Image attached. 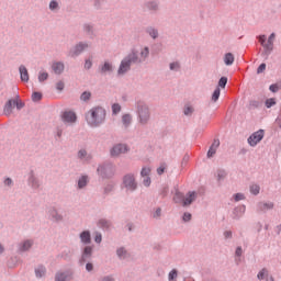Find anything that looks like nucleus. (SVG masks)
Returning <instances> with one entry per match:
<instances>
[{
    "label": "nucleus",
    "mask_w": 281,
    "mask_h": 281,
    "mask_svg": "<svg viewBox=\"0 0 281 281\" xmlns=\"http://www.w3.org/2000/svg\"><path fill=\"white\" fill-rule=\"evenodd\" d=\"M20 78L22 82H29L30 81V72H27V68L25 66H20Z\"/></svg>",
    "instance_id": "11"
},
{
    "label": "nucleus",
    "mask_w": 281,
    "mask_h": 281,
    "mask_svg": "<svg viewBox=\"0 0 281 281\" xmlns=\"http://www.w3.org/2000/svg\"><path fill=\"white\" fill-rule=\"evenodd\" d=\"M226 86H227V77H222L218 81V87H221L222 89H225Z\"/></svg>",
    "instance_id": "34"
},
{
    "label": "nucleus",
    "mask_w": 281,
    "mask_h": 281,
    "mask_svg": "<svg viewBox=\"0 0 281 281\" xmlns=\"http://www.w3.org/2000/svg\"><path fill=\"white\" fill-rule=\"evenodd\" d=\"M262 137H265V131L259 130L249 136L248 144L250 146H257L259 142H262Z\"/></svg>",
    "instance_id": "5"
},
{
    "label": "nucleus",
    "mask_w": 281,
    "mask_h": 281,
    "mask_svg": "<svg viewBox=\"0 0 281 281\" xmlns=\"http://www.w3.org/2000/svg\"><path fill=\"white\" fill-rule=\"evenodd\" d=\"M191 218H192V214H190V213H184V215H183V221L188 222V221H190Z\"/></svg>",
    "instance_id": "55"
},
{
    "label": "nucleus",
    "mask_w": 281,
    "mask_h": 281,
    "mask_svg": "<svg viewBox=\"0 0 281 281\" xmlns=\"http://www.w3.org/2000/svg\"><path fill=\"white\" fill-rule=\"evenodd\" d=\"M138 120L139 124H148V120H150V110L146 105H140L138 108Z\"/></svg>",
    "instance_id": "3"
},
{
    "label": "nucleus",
    "mask_w": 281,
    "mask_h": 281,
    "mask_svg": "<svg viewBox=\"0 0 281 281\" xmlns=\"http://www.w3.org/2000/svg\"><path fill=\"white\" fill-rule=\"evenodd\" d=\"M99 224H100V226L101 227H110V223L108 222V221H105V220H101L100 222H99Z\"/></svg>",
    "instance_id": "49"
},
{
    "label": "nucleus",
    "mask_w": 281,
    "mask_h": 281,
    "mask_svg": "<svg viewBox=\"0 0 281 281\" xmlns=\"http://www.w3.org/2000/svg\"><path fill=\"white\" fill-rule=\"evenodd\" d=\"M266 41H267V37L265 35L259 36V43H261L262 47L267 45Z\"/></svg>",
    "instance_id": "53"
},
{
    "label": "nucleus",
    "mask_w": 281,
    "mask_h": 281,
    "mask_svg": "<svg viewBox=\"0 0 281 281\" xmlns=\"http://www.w3.org/2000/svg\"><path fill=\"white\" fill-rule=\"evenodd\" d=\"M225 65H234V55L232 53H228L224 57Z\"/></svg>",
    "instance_id": "21"
},
{
    "label": "nucleus",
    "mask_w": 281,
    "mask_h": 281,
    "mask_svg": "<svg viewBox=\"0 0 281 281\" xmlns=\"http://www.w3.org/2000/svg\"><path fill=\"white\" fill-rule=\"evenodd\" d=\"M270 91H272V93H278V91H279L278 85H271Z\"/></svg>",
    "instance_id": "54"
},
{
    "label": "nucleus",
    "mask_w": 281,
    "mask_h": 281,
    "mask_svg": "<svg viewBox=\"0 0 281 281\" xmlns=\"http://www.w3.org/2000/svg\"><path fill=\"white\" fill-rule=\"evenodd\" d=\"M177 278V270H171L169 272V280H175Z\"/></svg>",
    "instance_id": "48"
},
{
    "label": "nucleus",
    "mask_w": 281,
    "mask_h": 281,
    "mask_svg": "<svg viewBox=\"0 0 281 281\" xmlns=\"http://www.w3.org/2000/svg\"><path fill=\"white\" fill-rule=\"evenodd\" d=\"M269 276V271L267 269H262L258 274L257 278L258 280H265Z\"/></svg>",
    "instance_id": "29"
},
{
    "label": "nucleus",
    "mask_w": 281,
    "mask_h": 281,
    "mask_svg": "<svg viewBox=\"0 0 281 281\" xmlns=\"http://www.w3.org/2000/svg\"><path fill=\"white\" fill-rule=\"evenodd\" d=\"M224 236H225V238H232V232L226 231V232L224 233Z\"/></svg>",
    "instance_id": "62"
},
{
    "label": "nucleus",
    "mask_w": 281,
    "mask_h": 281,
    "mask_svg": "<svg viewBox=\"0 0 281 281\" xmlns=\"http://www.w3.org/2000/svg\"><path fill=\"white\" fill-rule=\"evenodd\" d=\"M105 119L106 111H104L103 108H93L88 112L86 116V120L90 126H100V124H102Z\"/></svg>",
    "instance_id": "1"
},
{
    "label": "nucleus",
    "mask_w": 281,
    "mask_h": 281,
    "mask_svg": "<svg viewBox=\"0 0 281 281\" xmlns=\"http://www.w3.org/2000/svg\"><path fill=\"white\" fill-rule=\"evenodd\" d=\"M193 111H194V109H192V106H187L184 109V115H192Z\"/></svg>",
    "instance_id": "47"
},
{
    "label": "nucleus",
    "mask_w": 281,
    "mask_h": 281,
    "mask_svg": "<svg viewBox=\"0 0 281 281\" xmlns=\"http://www.w3.org/2000/svg\"><path fill=\"white\" fill-rule=\"evenodd\" d=\"M218 146H221V142L218 139L213 140L209 151L207 157H214L216 155V150H218Z\"/></svg>",
    "instance_id": "9"
},
{
    "label": "nucleus",
    "mask_w": 281,
    "mask_h": 281,
    "mask_svg": "<svg viewBox=\"0 0 281 281\" xmlns=\"http://www.w3.org/2000/svg\"><path fill=\"white\" fill-rule=\"evenodd\" d=\"M5 186H12V179L8 178L4 180Z\"/></svg>",
    "instance_id": "63"
},
{
    "label": "nucleus",
    "mask_w": 281,
    "mask_h": 281,
    "mask_svg": "<svg viewBox=\"0 0 281 281\" xmlns=\"http://www.w3.org/2000/svg\"><path fill=\"white\" fill-rule=\"evenodd\" d=\"M148 33H149V36H151L154 38H157V36H158L157 30H155V29H148Z\"/></svg>",
    "instance_id": "40"
},
{
    "label": "nucleus",
    "mask_w": 281,
    "mask_h": 281,
    "mask_svg": "<svg viewBox=\"0 0 281 281\" xmlns=\"http://www.w3.org/2000/svg\"><path fill=\"white\" fill-rule=\"evenodd\" d=\"M109 170H111V167L109 166H100L97 171L101 177H106L109 175Z\"/></svg>",
    "instance_id": "17"
},
{
    "label": "nucleus",
    "mask_w": 281,
    "mask_h": 281,
    "mask_svg": "<svg viewBox=\"0 0 281 281\" xmlns=\"http://www.w3.org/2000/svg\"><path fill=\"white\" fill-rule=\"evenodd\" d=\"M273 41H276V33H272L269 36L268 42L265 45V49H267L268 52H271V49H273Z\"/></svg>",
    "instance_id": "15"
},
{
    "label": "nucleus",
    "mask_w": 281,
    "mask_h": 281,
    "mask_svg": "<svg viewBox=\"0 0 281 281\" xmlns=\"http://www.w3.org/2000/svg\"><path fill=\"white\" fill-rule=\"evenodd\" d=\"M258 207L261 212H267V210H273V203L272 202H260L258 204Z\"/></svg>",
    "instance_id": "14"
},
{
    "label": "nucleus",
    "mask_w": 281,
    "mask_h": 281,
    "mask_svg": "<svg viewBox=\"0 0 281 281\" xmlns=\"http://www.w3.org/2000/svg\"><path fill=\"white\" fill-rule=\"evenodd\" d=\"M30 247H32V241L26 240V241L23 243V245L21 247V250L22 251H27V249H30Z\"/></svg>",
    "instance_id": "33"
},
{
    "label": "nucleus",
    "mask_w": 281,
    "mask_h": 281,
    "mask_svg": "<svg viewBox=\"0 0 281 281\" xmlns=\"http://www.w3.org/2000/svg\"><path fill=\"white\" fill-rule=\"evenodd\" d=\"M95 243H102V235L101 234H97L94 237Z\"/></svg>",
    "instance_id": "57"
},
{
    "label": "nucleus",
    "mask_w": 281,
    "mask_h": 281,
    "mask_svg": "<svg viewBox=\"0 0 281 281\" xmlns=\"http://www.w3.org/2000/svg\"><path fill=\"white\" fill-rule=\"evenodd\" d=\"M265 69H267V64H261L257 69V74H262Z\"/></svg>",
    "instance_id": "46"
},
{
    "label": "nucleus",
    "mask_w": 281,
    "mask_h": 281,
    "mask_svg": "<svg viewBox=\"0 0 281 281\" xmlns=\"http://www.w3.org/2000/svg\"><path fill=\"white\" fill-rule=\"evenodd\" d=\"M133 63H139V59L137 58L136 53L130 54L127 57H125L121 61V65H120L119 70H117L119 76H124V74H126V71H130L131 70V65H133Z\"/></svg>",
    "instance_id": "2"
},
{
    "label": "nucleus",
    "mask_w": 281,
    "mask_h": 281,
    "mask_svg": "<svg viewBox=\"0 0 281 281\" xmlns=\"http://www.w3.org/2000/svg\"><path fill=\"white\" fill-rule=\"evenodd\" d=\"M49 78V74L47 71H40L38 74V81L40 82H45Z\"/></svg>",
    "instance_id": "24"
},
{
    "label": "nucleus",
    "mask_w": 281,
    "mask_h": 281,
    "mask_svg": "<svg viewBox=\"0 0 281 281\" xmlns=\"http://www.w3.org/2000/svg\"><path fill=\"white\" fill-rule=\"evenodd\" d=\"M217 177H218V179L225 178V171H218Z\"/></svg>",
    "instance_id": "60"
},
{
    "label": "nucleus",
    "mask_w": 281,
    "mask_h": 281,
    "mask_svg": "<svg viewBox=\"0 0 281 281\" xmlns=\"http://www.w3.org/2000/svg\"><path fill=\"white\" fill-rule=\"evenodd\" d=\"M119 258H126V250H124V248H120L116 251Z\"/></svg>",
    "instance_id": "37"
},
{
    "label": "nucleus",
    "mask_w": 281,
    "mask_h": 281,
    "mask_svg": "<svg viewBox=\"0 0 281 281\" xmlns=\"http://www.w3.org/2000/svg\"><path fill=\"white\" fill-rule=\"evenodd\" d=\"M42 98H43V94L41 92H34L32 94L33 102H38L40 100H42Z\"/></svg>",
    "instance_id": "31"
},
{
    "label": "nucleus",
    "mask_w": 281,
    "mask_h": 281,
    "mask_svg": "<svg viewBox=\"0 0 281 281\" xmlns=\"http://www.w3.org/2000/svg\"><path fill=\"white\" fill-rule=\"evenodd\" d=\"M112 111H113L114 115H117V113H120V111H122V106H120V104L115 103L112 105Z\"/></svg>",
    "instance_id": "36"
},
{
    "label": "nucleus",
    "mask_w": 281,
    "mask_h": 281,
    "mask_svg": "<svg viewBox=\"0 0 281 281\" xmlns=\"http://www.w3.org/2000/svg\"><path fill=\"white\" fill-rule=\"evenodd\" d=\"M49 9L50 10H56V9H58V2H56V1H50V3H49Z\"/></svg>",
    "instance_id": "44"
},
{
    "label": "nucleus",
    "mask_w": 281,
    "mask_h": 281,
    "mask_svg": "<svg viewBox=\"0 0 281 281\" xmlns=\"http://www.w3.org/2000/svg\"><path fill=\"white\" fill-rule=\"evenodd\" d=\"M186 198H183V194L182 193H180V192H177L176 194H175V196H173V201L176 202V203H183V200H184Z\"/></svg>",
    "instance_id": "26"
},
{
    "label": "nucleus",
    "mask_w": 281,
    "mask_h": 281,
    "mask_svg": "<svg viewBox=\"0 0 281 281\" xmlns=\"http://www.w3.org/2000/svg\"><path fill=\"white\" fill-rule=\"evenodd\" d=\"M91 251H92V248L91 247H86L85 250H83V256H91Z\"/></svg>",
    "instance_id": "51"
},
{
    "label": "nucleus",
    "mask_w": 281,
    "mask_h": 281,
    "mask_svg": "<svg viewBox=\"0 0 281 281\" xmlns=\"http://www.w3.org/2000/svg\"><path fill=\"white\" fill-rule=\"evenodd\" d=\"M35 276L36 278H43L45 276V267L40 266L35 269Z\"/></svg>",
    "instance_id": "22"
},
{
    "label": "nucleus",
    "mask_w": 281,
    "mask_h": 281,
    "mask_svg": "<svg viewBox=\"0 0 281 281\" xmlns=\"http://www.w3.org/2000/svg\"><path fill=\"white\" fill-rule=\"evenodd\" d=\"M102 281H113V280L110 277H106Z\"/></svg>",
    "instance_id": "64"
},
{
    "label": "nucleus",
    "mask_w": 281,
    "mask_h": 281,
    "mask_svg": "<svg viewBox=\"0 0 281 281\" xmlns=\"http://www.w3.org/2000/svg\"><path fill=\"white\" fill-rule=\"evenodd\" d=\"M92 63H91V60H86V63H85V69H91V67H92Z\"/></svg>",
    "instance_id": "56"
},
{
    "label": "nucleus",
    "mask_w": 281,
    "mask_h": 281,
    "mask_svg": "<svg viewBox=\"0 0 281 281\" xmlns=\"http://www.w3.org/2000/svg\"><path fill=\"white\" fill-rule=\"evenodd\" d=\"M78 157L80 159H85L87 157V150H85V149L79 150Z\"/></svg>",
    "instance_id": "43"
},
{
    "label": "nucleus",
    "mask_w": 281,
    "mask_h": 281,
    "mask_svg": "<svg viewBox=\"0 0 281 281\" xmlns=\"http://www.w3.org/2000/svg\"><path fill=\"white\" fill-rule=\"evenodd\" d=\"M171 71H178L179 69V63H172L170 64Z\"/></svg>",
    "instance_id": "45"
},
{
    "label": "nucleus",
    "mask_w": 281,
    "mask_h": 281,
    "mask_svg": "<svg viewBox=\"0 0 281 281\" xmlns=\"http://www.w3.org/2000/svg\"><path fill=\"white\" fill-rule=\"evenodd\" d=\"M236 256H243V248L238 247L236 249Z\"/></svg>",
    "instance_id": "61"
},
{
    "label": "nucleus",
    "mask_w": 281,
    "mask_h": 281,
    "mask_svg": "<svg viewBox=\"0 0 281 281\" xmlns=\"http://www.w3.org/2000/svg\"><path fill=\"white\" fill-rule=\"evenodd\" d=\"M196 192L191 191L187 194V196L183 199V205H192V203H194V201H196Z\"/></svg>",
    "instance_id": "8"
},
{
    "label": "nucleus",
    "mask_w": 281,
    "mask_h": 281,
    "mask_svg": "<svg viewBox=\"0 0 281 281\" xmlns=\"http://www.w3.org/2000/svg\"><path fill=\"white\" fill-rule=\"evenodd\" d=\"M128 153V147L124 144H117L110 150L111 157H120V155H124Z\"/></svg>",
    "instance_id": "4"
},
{
    "label": "nucleus",
    "mask_w": 281,
    "mask_h": 281,
    "mask_svg": "<svg viewBox=\"0 0 281 281\" xmlns=\"http://www.w3.org/2000/svg\"><path fill=\"white\" fill-rule=\"evenodd\" d=\"M50 216L54 221H63V216L58 214V211L55 209L50 210Z\"/></svg>",
    "instance_id": "23"
},
{
    "label": "nucleus",
    "mask_w": 281,
    "mask_h": 281,
    "mask_svg": "<svg viewBox=\"0 0 281 281\" xmlns=\"http://www.w3.org/2000/svg\"><path fill=\"white\" fill-rule=\"evenodd\" d=\"M52 69L54 74L60 75L63 71H65V64L64 63H54L52 65Z\"/></svg>",
    "instance_id": "12"
},
{
    "label": "nucleus",
    "mask_w": 281,
    "mask_h": 281,
    "mask_svg": "<svg viewBox=\"0 0 281 281\" xmlns=\"http://www.w3.org/2000/svg\"><path fill=\"white\" fill-rule=\"evenodd\" d=\"M123 183L127 190H136L137 182H135V177L133 175H127L123 179Z\"/></svg>",
    "instance_id": "6"
},
{
    "label": "nucleus",
    "mask_w": 281,
    "mask_h": 281,
    "mask_svg": "<svg viewBox=\"0 0 281 281\" xmlns=\"http://www.w3.org/2000/svg\"><path fill=\"white\" fill-rule=\"evenodd\" d=\"M266 106L267 109H271V106H276V99L274 98H270L266 101Z\"/></svg>",
    "instance_id": "32"
},
{
    "label": "nucleus",
    "mask_w": 281,
    "mask_h": 281,
    "mask_svg": "<svg viewBox=\"0 0 281 281\" xmlns=\"http://www.w3.org/2000/svg\"><path fill=\"white\" fill-rule=\"evenodd\" d=\"M148 54H149L148 47H145V48L142 50L140 56H142V58L144 59V58H147V57H148Z\"/></svg>",
    "instance_id": "42"
},
{
    "label": "nucleus",
    "mask_w": 281,
    "mask_h": 281,
    "mask_svg": "<svg viewBox=\"0 0 281 281\" xmlns=\"http://www.w3.org/2000/svg\"><path fill=\"white\" fill-rule=\"evenodd\" d=\"M235 201H244L245 194L243 193H236L234 196Z\"/></svg>",
    "instance_id": "41"
},
{
    "label": "nucleus",
    "mask_w": 281,
    "mask_h": 281,
    "mask_svg": "<svg viewBox=\"0 0 281 281\" xmlns=\"http://www.w3.org/2000/svg\"><path fill=\"white\" fill-rule=\"evenodd\" d=\"M143 183L146 188L150 186V178L149 177H144Z\"/></svg>",
    "instance_id": "52"
},
{
    "label": "nucleus",
    "mask_w": 281,
    "mask_h": 281,
    "mask_svg": "<svg viewBox=\"0 0 281 281\" xmlns=\"http://www.w3.org/2000/svg\"><path fill=\"white\" fill-rule=\"evenodd\" d=\"M113 71V64L105 61L103 66H101V74H109Z\"/></svg>",
    "instance_id": "16"
},
{
    "label": "nucleus",
    "mask_w": 281,
    "mask_h": 281,
    "mask_svg": "<svg viewBox=\"0 0 281 281\" xmlns=\"http://www.w3.org/2000/svg\"><path fill=\"white\" fill-rule=\"evenodd\" d=\"M87 47H89V45L80 43L74 48V50L70 52V55L78 56V55L82 54V52H85V49H87Z\"/></svg>",
    "instance_id": "10"
},
{
    "label": "nucleus",
    "mask_w": 281,
    "mask_h": 281,
    "mask_svg": "<svg viewBox=\"0 0 281 281\" xmlns=\"http://www.w3.org/2000/svg\"><path fill=\"white\" fill-rule=\"evenodd\" d=\"M218 98H221V88H216L212 95V102H217Z\"/></svg>",
    "instance_id": "25"
},
{
    "label": "nucleus",
    "mask_w": 281,
    "mask_h": 281,
    "mask_svg": "<svg viewBox=\"0 0 281 281\" xmlns=\"http://www.w3.org/2000/svg\"><path fill=\"white\" fill-rule=\"evenodd\" d=\"M12 109H14V101L9 100L4 105V115H12Z\"/></svg>",
    "instance_id": "13"
},
{
    "label": "nucleus",
    "mask_w": 281,
    "mask_h": 281,
    "mask_svg": "<svg viewBox=\"0 0 281 281\" xmlns=\"http://www.w3.org/2000/svg\"><path fill=\"white\" fill-rule=\"evenodd\" d=\"M250 192H251V194H255V195L260 194V186L251 184L250 186Z\"/></svg>",
    "instance_id": "27"
},
{
    "label": "nucleus",
    "mask_w": 281,
    "mask_h": 281,
    "mask_svg": "<svg viewBox=\"0 0 281 281\" xmlns=\"http://www.w3.org/2000/svg\"><path fill=\"white\" fill-rule=\"evenodd\" d=\"M13 105L16 106L19 111L20 109H23V106H25V104H23L22 101L19 100V98L13 100Z\"/></svg>",
    "instance_id": "30"
},
{
    "label": "nucleus",
    "mask_w": 281,
    "mask_h": 281,
    "mask_svg": "<svg viewBox=\"0 0 281 281\" xmlns=\"http://www.w3.org/2000/svg\"><path fill=\"white\" fill-rule=\"evenodd\" d=\"M86 269L87 271H93V263H87Z\"/></svg>",
    "instance_id": "58"
},
{
    "label": "nucleus",
    "mask_w": 281,
    "mask_h": 281,
    "mask_svg": "<svg viewBox=\"0 0 281 281\" xmlns=\"http://www.w3.org/2000/svg\"><path fill=\"white\" fill-rule=\"evenodd\" d=\"M77 116L76 113L69 111V112H65L63 114V122H66L67 124H74V122H76Z\"/></svg>",
    "instance_id": "7"
},
{
    "label": "nucleus",
    "mask_w": 281,
    "mask_h": 281,
    "mask_svg": "<svg viewBox=\"0 0 281 281\" xmlns=\"http://www.w3.org/2000/svg\"><path fill=\"white\" fill-rule=\"evenodd\" d=\"M91 98V92H83L82 94H81V100L83 101V102H87V100H89Z\"/></svg>",
    "instance_id": "38"
},
{
    "label": "nucleus",
    "mask_w": 281,
    "mask_h": 281,
    "mask_svg": "<svg viewBox=\"0 0 281 281\" xmlns=\"http://www.w3.org/2000/svg\"><path fill=\"white\" fill-rule=\"evenodd\" d=\"M164 172H166V165L165 164L160 165L157 169V175H164Z\"/></svg>",
    "instance_id": "39"
},
{
    "label": "nucleus",
    "mask_w": 281,
    "mask_h": 281,
    "mask_svg": "<svg viewBox=\"0 0 281 281\" xmlns=\"http://www.w3.org/2000/svg\"><path fill=\"white\" fill-rule=\"evenodd\" d=\"M140 175H142L143 178H144V177H149V175H150V168L144 167V168L142 169V171H140Z\"/></svg>",
    "instance_id": "35"
},
{
    "label": "nucleus",
    "mask_w": 281,
    "mask_h": 281,
    "mask_svg": "<svg viewBox=\"0 0 281 281\" xmlns=\"http://www.w3.org/2000/svg\"><path fill=\"white\" fill-rule=\"evenodd\" d=\"M56 89H57L58 91H63V89H65V83H64L63 81L57 82Z\"/></svg>",
    "instance_id": "50"
},
{
    "label": "nucleus",
    "mask_w": 281,
    "mask_h": 281,
    "mask_svg": "<svg viewBox=\"0 0 281 281\" xmlns=\"http://www.w3.org/2000/svg\"><path fill=\"white\" fill-rule=\"evenodd\" d=\"M122 122L123 126H125V128H128V126H131V122H133V117L131 116V114H124L122 116Z\"/></svg>",
    "instance_id": "19"
},
{
    "label": "nucleus",
    "mask_w": 281,
    "mask_h": 281,
    "mask_svg": "<svg viewBox=\"0 0 281 281\" xmlns=\"http://www.w3.org/2000/svg\"><path fill=\"white\" fill-rule=\"evenodd\" d=\"M31 181H32V186H33V188H38V182L36 181V179H34V178H31Z\"/></svg>",
    "instance_id": "59"
},
{
    "label": "nucleus",
    "mask_w": 281,
    "mask_h": 281,
    "mask_svg": "<svg viewBox=\"0 0 281 281\" xmlns=\"http://www.w3.org/2000/svg\"><path fill=\"white\" fill-rule=\"evenodd\" d=\"M56 281H68L71 280V276L65 273H57L55 277Z\"/></svg>",
    "instance_id": "20"
},
{
    "label": "nucleus",
    "mask_w": 281,
    "mask_h": 281,
    "mask_svg": "<svg viewBox=\"0 0 281 281\" xmlns=\"http://www.w3.org/2000/svg\"><path fill=\"white\" fill-rule=\"evenodd\" d=\"M88 183V178L87 176H82L79 181H78V188H85Z\"/></svg>",
    "instance_id": "28"
},
{
    "label": "nucleus",
    "mask_w": 281,
    "mask_h": 281,
    "mask_svg": "<svg viewBox=\"0 0 281 281\" xmlns=\"http://www.w3.org/2000/svg\"><path fill=\"white\" fill-rule=\"evenodd\" d=\"M80 238L86 245H89V243H91V234L87 231L80 234Z\"/></svg>",
    "instance_id": "18"
}]
</instances>
